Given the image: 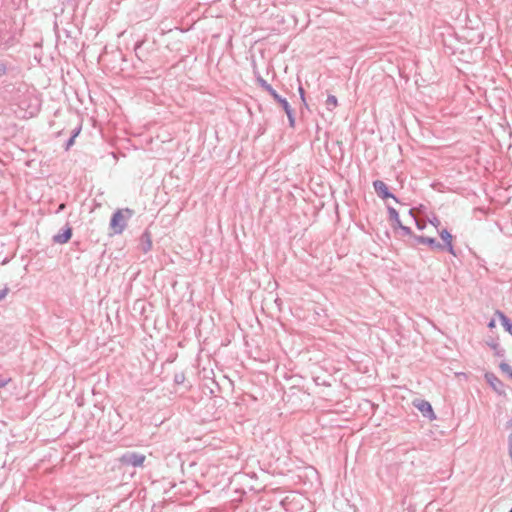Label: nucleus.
<instances>
[{"label": "nucleus", "instance_id": "obj_6", "mask_svg": "<svg viewBox=\"0 0 512 512\" xmlns=\"http://www.w3.org/2000/svg\"><path fill=\"white\" fill-rule=\"evenodd\" d=\"M439 236L443 240V243H441L442 251L447 250L453 256H457V253L452 244V234L447 229H443L442 231L439 232Z\"/></svg>", "mask_w": 512, "mask_h": 512}, {"label": "nucleus", "instance_id": "obj_19", "mask_svg": "<svg viewBox=\"0 0 512 512\" xmlns=\"http://www.w3.org/2000/svg\"><path fill=\"white\" fill-rule=\"evenodd\" d=\"M499 367L502 372L507 373L509 377L512 378V367L508 363L502 362Z\"/></svg>", "mask_w": 512, "mask_h": 512}, {"label": "nucleus", "instance_id": "obj_16", "mask_svg": "<svg viewBox=\"0 0 512 512\" xmlns=\"http://www.w3.org/2000/svg\"><path fill=\"white\" fill-rule=\"evenodd\" d=\"M397 229H400L401 231V234L403 236H409L410 238L413 239V236H416L415 234H413L412 230L410 227L408 226H405L403 224H401V226H398Z\"/></svg>", "mask_w": 512, "mask_h": 512}, {"label": "nucleus", "instance_id": "obj_21", "mask_svg": "<svg viewBox=\"0 0 512 512\" xmlns=\"http://www.w3.org/2000/svg\"><path fill=\"white\" fill-rule=\"evenodd\" d=\"M143 43H144V41H137V42H136V44H135V46H134V51H135V53H136V56H137L139 59H141V57H140V55H139L138 51H139V49L142 47Z\"/></svg>", "mask_w": 512, "mask_h": 512}, {"label": "nucleus", "instance_id": "obj_30", "mask_svg": "<svg viewBox=\"0 0 512 512\" xmlns=\"http://www.w3.org/2000/svg\"><path fill=\"white\" fill-rule=\"evenodd\" d=\"M508 423H509V426L512 427V418L510 419V421Z\"/></svg>", "mask_w": 512, "mask_h": 512}, {"label": "nucleus", "instance_id": "obj_17", "mask_svg": "<svg viewBox=\"0 0 512 512\" xmlns=\"http://www.w3.org/2000/svg\"><path fill=\"white\" fill-rule=\"evenodd\" d=\"M16 43V39L14 35H11L8 39L2 42V45L5 49H9L13 47Z\"/></svg>", "mask_w": 512, "mask_h": 512}, {"label": "nucleus", "instance_id": "obj_2", "mask_svg": "<svg viewBox=\"0 0 512 512\" xmlns=\"http://www.w3.org/2000/svg\"><path fill=\"white\" fill-rule=\"evenodd\" d=\"M145 455L128 451L120 457V462L126 466L140 467L145 461Z\"/></svg>", "mask_w": 512, "mask_h": 512}, {"label": "nucleus", "instance_id": "obj_29", "mask_svg": "<svg viewBox=\"0 0 512 512\" xmlns=\"http://www.w3.org/2000/svg\"><path fill=\"white\" fill-rule=\"evenodd\" d=\"M495 323H494V320H491L488 324V327H494Z\"/></svg>", "mask_w": 512, "mask_h": 512}, {"label": "nucleus", "instance_id": "obj_14", "mask_svg": "<svg viewBox=\"0 0 512 512\" xmlns=\"http://www.w3.org/2000/svg\"><path fill=\"white\" fill-rule=\"evenodd\" d=\"M282 108H283V110L285 111V113H286V115L288 117L290 127H294L295 126V117H294V112H293L289 102L284 104L282 106Z\"/></svg>", "mask_w": 512, "mask_h": 512}, {"label": "nucleus", "instance_id": "obj_4", "mask_svg": "<svg viewBox=\"0 0 512 512\" xmlns=\"http://www.w3.org/2000/svg\"><path fill=\"white\" fill-rule=\"evenodd\" d=\"M257 82L261 88L268 92L272 98L281 105V107L288 102L285 98L281 97L277 91L261 76L257 77Z\"/></svg>", "mask_w": 512, "mask_h": 512}, {"label": "nucleus", "instance_id": "obj_24", "mask_svg": "<svg viewBox=\"0 0 512 512\" xmlns=\"http://www.w3.org/2000/svg\"><path fill=\"white\" fill-rule=\"evenodd\" d=\"M429 222L436 228L440 225V220L437 216H433L431 219H429Z\"/></svg>", "mask_w": 512, "mask_h": 512}, {"label": "nucleus", "instance_id": "obj_13", "mask_svg": "<svg viewBox=\"0 0 512 512\" xmlns=\"http://www.w3.org/2000/svg\"><path fill=\"white\" fill-rule=\"evenodd\" d=\"M487 345L494 351L495 356H497V357L505 356V349L502 348L496 340L491 339L490 341H487Z\"/></svg>", "mask_w": 512, "mask_h": 512}, {"label": "nucleus", "instance_id": "obj_12", "mask_svg": "<svg viewBox=\"0 0 512 512\" xmlns=\"http://www.w3.org/2000/svg\"><path fill=\"white\" fill-rule=\"evenodd\" d=\"M496 315L499 317V320L501 324L503 325L504 329L512 335V321L508 316H506L503 312L497 310Z\"/></svg>", "mask_w": 512, "mask_h": 512}, {"label": "nucleus", "instance_id": "obj_3", "mask_svg": "<svg viewBox=\"0 0 512 512\" xmlns=\"http://www.w3.org/2000/svg\"><path fill=\"white\" fill-rule=\"evenodd\" d=\"M373 188H374L376 194L381 199L385 200V199H388V198H392L396 202H398V198L389 191V188H388V186L386 185V183L384 181H382V180H375V181H373Z\"/></svg>", "mask_w": 512, "mask_h": 512}, {"label": "nucleus", "instance_id": "obj_18", "mask_svg": "<svg viewBox=\"0 0 512 512\" xmlns=\"http://www.w3.org/2000/svg\"><path fill=\"white\" fill-rule=\"evenodd\" d=\"M409 214L413 217V219L415 220V223H416V226L419 230H423L425 227H426V223L425 222H421L419 220H417L415 214H414V209L411 208L409 210Z\"/></svg>", "mask_w": 512, "mask_h": 512}, {"label": "nucleus", "instance_id": "obj_9", "mask_svg": "<svg viewBox=\"0 0 512 512\" xmlns=\"http://www.w3.org/2000/svg\"><path fill=\"white\" fill-rule=\"evenodd\" d=\"M72 237V228L67 224L61 233L53 236V241L58 244L67 243Z\"/></svg>", "mask_w": 512, "mask_h": 512}, {"label": "nucleus", "instance_id": "obj_28", "mask_svg": "<svg viewBox=\"0 0 512 512\" xmlns=\"http://www.w3.org/2000/svg\"><path fill=\"white\" fill-rule=\"evenodd\" d=\"M80 131H81V126L76 127L75 129H73L71 136L76 138L79 135Z\"/></svg>", "mask_w": 512, "mask_h": 512}, {"label": "nucleus", "instance_id": "obj_27", "mask_svg": "<svg viewBox=\"0 0 512 512\" xmlns=\"http://www.w3.org/2000/svg\"><path fill=\"white\" fill-rule=\"evenodd\" d=\"M9 289L7 287L0 289V301H2L8 294Z\"/></svg>", "mask_w": 512, "mask_h": 512}, {"label": "nucleus", "instance_id": "obj_1", "mask_svg": "<svg viewBox=\"0 0 512 512\" xmlns=\"http://www.w3.org/2000/svg\"><path fill=\"white\" fill-rule=\"evenodd\" d=\"M133 215V211L129 208L117 210L113 213L110 220V228L114 234H121L126 228V221Z\"/></svg>", "mask_w": 512, "mask_h": 512}, {"label": "nucleus", "instance_id": "obj_10", "mask_svg": "<svg viewBox=\"0 0 512 512\" xmlns=\"http://www.w3.org/2000/svg\"><path fill=\"white\" fill-rule=\"evenodd\" d=\"M387 211H388V215H389V220L392 222V228L394 230L397 229L398 226H401L402 222L400 221V218H399V213L397 212V210L391 206H388L387 207Z\"/></svg>", "mask_w": 512, "mask_h": 512}, {"label": "nucleus", "instance_id": "obj_7", "mask_svg": "<svg viewBox=\"0 0 512 512\" xmlns=\"http://www.w3.org/2000/svg\"><path fill=\"white\" fill-rule=\"evenodd\" d=\"M414 406L422 413V415L430 420L436 418L433 408L428 401L425 400H415Z\"/></svg>", "mask_w": 512, "mask_h": 512}, {"label": "nucleus", "instance_id": "obj_22", "mask_svg": "<svg viewBox=\"0 0 512 512\" xmlns=\"http://www.w3.org/2000/svg\"><path fill=\"white\" fill-rule=\"evenodd\" d=\"M298 91H299L300 97L303 101V104L306 106L307 103H306V99H305V90L301 85L299 86Z\"/></svg>", "mask_w": 512, "mask_h": 512}, {"label": "nucleus", "instance_id": "obj_23", "mask_svg": "<svg viewBox=\"0 0 512 512\" xmlns=\"http://www.w3.org/2000/svg\"><path fill=\"white\" fill-rule=\"evenodd\" d=\"M184 379H185V377H184V374H182V373L181 374H176L175 377H174V381L177 384L183 383Z\"/></svg>", "mask_w": 512, "mask_h": 512}, {"label": "nucleus", "instance_id": "obj_15", "mask_svg": "<svg viewBox=\"0 0 512 512\" xmlns=\"http://www.w3.org/2000/svg\"><path fill=\"white\" fill-rule=\"evenodd\" d=\"M337 106V98L334 95H329L326 99V107L332 111Z\"/></svg>", "mask_w": 512, "mask_h": 512}, {"label": "nucleus", "instance_id": "obj_20", "mask_svg": "<svg viewBox=\"0 0 512 512\" xmlns=\"http://www.w3.org/2000/svg\"><path fill=\"white\" fill-rule=\"evenodd\" d=\"M10 68L11 67L7 63L0 61V78L5 76Z\"/></svg>", "mask_w": 512, "mask_h": 512}, {"label": "nucleus", "instance_id": "obj_26", "mask_svg": "<svg viewBox=\"0 0 512 512\" xmlns=\"http://www.w3.org/2000/svg\"><path fill=\"white\" fill-rule=\"evenodd\" d=\"M10 381V378H3L0 376V388L5 387Z\"/></svg>", "mask_w": 512, "mask_h": 512}, {"label": "nucleus", "instance_id": "obj_8", "mask_svg": "<svg viewBox=\"0 0 512 512\" xmlns=\"http://www.w3.org/2000/svg\"><path fill=\"white\" fill-rule=\"evenodd\" d=\"M485 380L493 388L495 392H497L498 394L504 393V384L494 373H486Z\"/></svg>", "mask_w": 512, "mask_h": 512}, {"label": "nucleus", "instance_id": "obj_25", "mask_svg": "<svg viewBox=\"0 0 512 512\" xmlns=\"http://www.w3.org/2000/svg\"><path fill=\"white\" fill-rule=\"evenodd\" d=\"M74 142H75V138L70 136V138L66 142L65 149L69 150L70 147L74 144Z\"/></svg>", "mask_w": 512, "mask_h": 512}, {"label": "nucleus", "instance_id": "obj_31", "mask_svg": "<svg viewBox=\"0 0 512 512\" xmlns=\"http://www.w3.org/2000/svg\"><path fill=\"white\" fill-rule=\"evenodd\" d=\"M509 512H512V507H511V510Z\"/></svg>", "mask_w": 512, "mask_h": 512}, {"label": "nucleus", "instance_id": "obj_11", "mask_svg": "<svg viewBox=\"0 0 512 512\" xmlns=\"http://www.w3.org/2000/svg\"><path fill=\"white\" fill-rule=\"evenodd\" d=\"M141 249L144 253H147L152 248L151 234L146 230L140 237Z\"/></svg>", "mask_w": 512, "mask_h": 512}, {"label": "nucleus", "instance_id": "obj_5", "mask_svg": "<svg viewBox=\"0 0 512 512\" xmlns=\"http://www.w3.org/2000/svg\"><path fill=\"white\" fill-rule=\"evenodd\" d=\"M413 241H414V243L412 244V246H415L417 244H424V245H428L433 250H441L442 251L441 243L438 242L433 237L417 235V236H413Z\"/></svg>", "mask_w": 512, "mask_h": 512}]
</instances>
